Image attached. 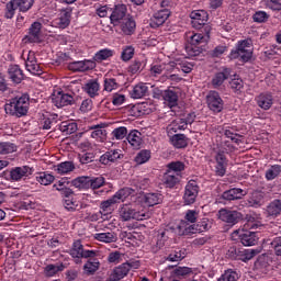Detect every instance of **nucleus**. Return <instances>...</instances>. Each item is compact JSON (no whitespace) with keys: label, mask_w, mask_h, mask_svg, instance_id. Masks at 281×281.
<instances>
[{"label":"nucleus","mask_w":281,"mask_h":281,"mask_svg":"<svg viewBox=\"0 0 281 281\" xmlns=\"http://www.w3.org/2000/svg\"><path fill=\"white\" fill-rule=\"evenodd\" d=\"M7 115L11 117H25L30 112V94H18L7 101L4 104Z\"/></svg>","instance_id":"f257e3e1"},{"label":"nucleus","mask_w":281,"mask_h":281,"mask_svg":"<svg viewBox=\"0 0 281 281\" xmlns=\"http://www.w3.org/2000/svg\"><path fill=\"white\" fill-rule=\"evenodd\" d=\"M119 216L122 221H146L149 214L144 207L137 209L135 204H123L119 209Z\"/></svg>","instance_id":"f03ea898"},{"label":"nucleus","mask_w":281,"mask_h":281,"mask_svg":"<svg viewBox=\"0 0 281 281\" xmlns=\"http://www.w3.org/2000/svg\"><path fill=\"white\" fill-rule=\"evenodd\" d=\"M251 56H254V43L249 38L239 41L236 49L229 54L231 60L239 59L241 63H249Z\"/></svg>","instance_id":"7ed1b4c3"},{"label":"nucleus","mask_w":281,"mask_h":281,"mask_svg":"<svg viewBox=\"0 0 281 281\" xmlns=\"http://www.w3.org/2000/svg\"><path fill=\"white\" fill-rule=\"evenodd\" d=\"M218 133L225 135V137H227V139H231V142H233V144L229 143V140H226L224 143V147L226 150H228V153H234V150H236V146H240L241 144H245V137H243V135L236 133V130H234V127H223V126H218L217 127ZM235 144V145H234Z\"/></svg>","instance_id":"20e7f679"},{"label":"nucleus","mask_w":281,"mask_h":281,"mask_svg":"<svg viewBox=\"0 0 281 281\" xmlns=\"http://www.w3.org/2000/svg\"><path fill=\"white\" fill-rule=\"evenodd\" d=\"M233 240H240L241 245L245 247H251L258 244V235L257 232L247 231V229H237L232 234Z\"/></svg>","instance_id":"39448f33"},{"label":"nucleus","mask_w":281,"mask_h":281,"mask_svg":"<svg viewBox=\"0 0 281 281\" xmlns=\"http://www.w3.org/2000/svg\"><path fill=\"white\" fill-rule=\"evenodd\" d=\"M21 58L25 61L26 70L34 76H41L43 68L36 59V53L34 50L23 52Z\"/></svg>","instance_id":"423d86ee"},{"label":"nucleus","mask_w":281,"mask_h":281,"mask_svg":"<svg viewBox=\"0 0 281 281\" xmlns=\"http://www.w3.org/2000/svg\"><path fill=\"white\" fill-rule=\"evenodd\" d=\"M70 256L77 260H80L81 258H95L98 256V251L87 250L85 249V246H82V241L76 240L70 248Z\"/></svg>","instance_id":"0eeeda50"},{"label":"nucleus","mask_w":281,"mask_h":281,"mask_svg":"<svg viewBox=\"0 0 281 281\" xmlns=\"http://www.w3.org/2000/svg\"><path fill=\"white\" fill-rule=\"evenodd\" d=\"M199 196V183L190 180L184 187L183 203L184 205H193Z\"/></svg>","instance_id":"6e6552de"},{"label":"nucleus","mask_w":281,"mask_h":281,"mask_svg":"<svg viewBox=\"0 0 281 281\" xmlns=\"http://www.w3.org/2000/svg\"><path fill=\"white\" fill-rule=\"evenodd\" d=\"M206 104L213 113H221L223 111V99L216 91H210L206 95Z\"/></svg>","instance_id":"1a4fd4ad"},{"label":"nucleus","mask_w":281,"mask_h":281,"mask_svg":"<svg viewBox=\"0 0 281 281\" xmlns=\"http://www.w3.org/2000/svg\"><path fill=\"white\" fill-rule=\"evenodd\" d=\"M220 221L227 223L228 225H236L243 218V214L237 211H229L227 209H222L218 212Z\"/></svg>","instance_id":"9d476101"},{"label":"nucleus","mask_w":281,"mask_h":281,"mask_svg":"<svg viewBox=\"0 0 281 281\" xmlns=\"http://www.w3.org/2000/svg\"><path fill=\"white\" fill-rule=\"evenodd\" d=\"M246 223L244 224V229L249 231H260L265 229V224H262V217L259 214L252 213L247 214L245 217Z\"/></svg>","instance_id":"9b49d317"},{"label":"nucleus","mask_w":281,"mask_h":281,"mask_svg":"<svg viewBox=\"0 0 281 281\" xmlns=\"http://www.w3.org/2000/svg\"><path fill=\"white\" fill-rule=\"evenodd\" d=\"M52 102L57 109H63V106H69L74 104V97L65 92H54L52 95Z\"/></svg>","instance_id":"f8f14e48"},{"label":"nucleus","mask_w":281,"mask_h":281,"mask_svg":"<svg viewBox=\"0 0 281 281\" xmlns=\"http://www.w3.org/2000/svg\"><path fill=\"white\" fill-rule=\"evenodd\" d=\"M110 10L112 12L110 14V22L112 25L117 26L126 19L127 9L125 4L115 5L113 9Z\"/></svg>","instance_id":"ddd939ff"},{"label":"nucleus","mask_w":281,"mask_h":281,"mask_svg":"<svg viewBox=\"0 0 281 281\" xmlns=\"http://www.w3.org/2000/svg\"><path fill=\"white\" fill-rule=\"evenodd\" d=\"M191 25L195 30H201L207 23V11L195 10L190 13Z\"/></svg>","instance_id":"4468645a"},{"label":"nucleus","mask_w":281,"mask_h":281,"mask_svg":"<svg viewBox=\"0 0 281 281\" xmlns=\"http://www.w3.org/2000/svg\"><path fill=\"white\" fill-rule=\"evenodd\" d=\"M170 18V10L168 9H160L156 11L153 16L150 18L149 25L154 30L157 27H160V25H164L166 21Z\"/></svg>","instance_id":"2eb2a0df"},{"label":"nucleus","mask_w":281,"mask_h":281,"mask_svg":"<svg viewBox=\"0 0 281 281\" xmlns=\"http://www.w3.org/2000/svg\"><path fill=\"white\" fill-rule=\"evenodd\" d=\"M43 24L41 22H34L31 24L27 34L24 36V43H41V30Z\"/></svg>","instance_id":"dca6fc26"},{"label":"nucleus","mask_w":281,"mask_h":281,"mask_svg":"<svg viewBox=\"0 0 281 281\" xmlns=\"http://www.w3.org/2000/svg\"><path fill=\"white\" fill-rule=\"evenodd\" d=\"M187 41L191 47H203L210 40V35L203 33L188 32L186 33Z\"/></svg>","instance_id":"f3484780"},{"label":"nucleus","mask_w":281,"mask_h":281,"mask_svg":"<svg viewBox=\"0 0 281 281\" xmlns=\"http://www.w3.org/2000/svg\"><path fill=\"white\" fill-rule=\"evenodd\" d=\"M122 157H124V155H122V150L111 149V150L106 151L105 154H103L99 158V161L103 166H109L110 164H115V161H117V159H122Z\"/></svg>","instance_id":"a211bd4d"},{"label":"nucleus","mask_w":281,"mask_h":281,"mask_svg":"<svg viewBox=\"0 0 281 281\" xmlns=\"http://www.w3.org/2000/svg\"><path fill=\"white\" fill-rule=\"evenodd\" d=\"M171 67V74H177V71H183V74H190L194 65L188 63V60L176 59L169 63Z\"/></svg>","instance_id":"6ab92c4d"},{"label":"nucleus","mask_w":281,"mask_h":281,"mask_svg":"<svg viewBox=\"0 0 281 281\" xmlns=\"http://www.w3.org/2000/svg\"><path fill=\"white\" fill-rule=\"evenodd\" d=\"M128 276V265H120L109 273V281H120Z\"/></svg>","instance_id":"aec40b11"},{"label":"nucleus","mask_w":281,"mask_h":281,"mask_svg":"<svg viewBox=\"0 0 281 281\" xmlns=\"http://www.w3.org/2000/svg\"><path fill=\"white\" fill-rule=\"evenodd\" d=\"M69 69L71 71H91V69H95V63L92 60L74 61L69 64Z\"/></svg>","instance_id":"412c9836"},{"label":"nucleus","mask_w":281,"mask_h":281,"mask_svg":"<svg viewBox=\"0 0 281 281\" xmlns=\"http://www.w3.org/2000/svg\"><path fill=\"white\" fill-rule=\"evenodd\" d=\"M8 74L10 80H12L15 85H21L25 78V75L19 65L9 66Z\"/></svg>","instance_id":"4be33fe9"},{"label":"nucleus","mask_w":281,"mask_h":281,"mask_svg":"<svg viewBox=\"0 0 281 281\" xmlns=\"http://www.w3.org/2000/svg\"><path fill=\"white\" fill-rule=\"evenodd\" d=\"M180 179L181 176L179 173L167 171L162 176L161 183L164 187L172 189L175 186H177V183H179Z\"/></svg>","instance_id":"5701e85b"},{"label":"nucleus","mask_w":281,"mask_h":281,"mask_svg":"<svg viewBox=\"0 0 281 281\" xmlns=\"http://www.w3.org/2000/svg\"><path fill=\"white\" fill-rule=\"evenodd\" d=\"M130 95L134 100H142V98H146V95H148V86L144 82L137 83L130 91Z\"/></svg>","instance_id":"b1692460"},{"label":"nucleus","mask_w":281,"mask_h":281,"mask_svg":"<svg viewBox=\"0 0 281 281\" xmlns=\"http://www.w3.org/2000/svg\"><path fill=\"white\" fill-rule=\"evenodd\" d=\"M256 102L263 111H269L273 106V95L271 93H261L256 98Z\"/></svg>","instance_id":"393cba45"},{"label":"nucleus","mask_w":281,"mask_h":281,"mask_svg":"<svg viewBox=\"0 0 281 281\" xmlns=\"http://www.w3.org/2000/svg\"><path fill=\"white\" fill-rule=\"evenodd\" d=\"M188 128L186 120L183 119H176L167 126V135H175L178 131H186Z\"/></svg>","instance_id":"a878e982"},{"label":"nucleus","mask_w":281,"mask_h":281,"mask_svg":"<svg viewBox=\"0 0 281 281\" xmlns=\"http://www.w3.org/2000/svg\"><path fill=\"white\" fill-rule=\"evenodd\" d=\"M162 100L165 101V104L169 106V109H172L179 104V94H177L173 90H165L162 92Z\"/></svg>","instance_id":"bb28decb"},{"label":"nucleus","mask_w":281,"mask_h":281,"mask_svg":"<svg viewBox=\"0 0 281 281\" xmlns=\"http://www.w3.org/2000/svg\"><path fill=\"white\" fill-rule=\"evenodd\" d=\"M247 192H245L243 189L233 188L227 191H225L222 194V199L225 201H238V199H243Z\"/></svg>","instance_id":"cd10ccee"},{"label":"nucleus","mask_w":281,"mask_h":281,"mask_svg":"<svg viewBox=\"0 0 281 281\" xmlns=\"http://www.w3.org/2000/svg\"><path fill=\"white\" fill-rule=\"evenodd\" d=\"M53 188L58 192H61L63 196H71V194H74V191L69 189V180H67V178H61L53 186Z\"/></svg>","instance_id":"c85d7f7f"},{"label":"nucleus","mask_w":281,"mask_h":281,"mask_svg":"<svg viewBox=\"0 0 281 281\" xmlns=\"http://www.w3.org/2000/svg\"><path fill=\"white\" fill-rule=\"evenodd\" d=\"M170 137V144L173 148H187L188 137L184 134H172Z\"/></svg>","instance_id":"c756f323"},{"label":"nucleus","mask_w":281,"mask_h":281,"mask_svg":"<svg viewBox=\"0 0 281 281\" xmlns=\"http://www.w3.org/2000/svg\"><path fill=\"white\" fill-rule=\"evenodd\" d=\"M83 91H86L90 98H95V95H100V82L93 79L89 80L83 86Z\"/></svg>","instance_id":"7c9ffc66"},{"label":"nucleus","mask_w":281,"mask_h":281,"mask_svg":"<svg viewBox=\"0 0 281 281\" xmlns=\"http://www.w3.org/2000/svg\"><path fill=\"white\" fill-rule=\"evenodd\" d=\"M232 75V70L229 68H224L221 72H217L213 79H212V85L216 89L217 87H221L229 78Z\"/></svg>","instance_id":"2f4dec72"},{"label":"nucleus","mask_w":281,"mask_h":281,"mask_svg":"<svg viewBox=\"0 0 281 281\" xmlns=\"http://www.w3.org/2000/svg\"><path fill=\"white\" fill-rule=\"evenodd\" d=\"M100 269V260L91 257L85 265H83V273L86 276H93L95 271Z\"/></svg>","instance_id":"473e14b6"},{"label":"nucleus","mask_w":281,"mask_h":281,"mask_svg":"<svg viewBox=\"0 0 281 281\" xmlns=\"http://www.w3.org/2000/svg\"><path fill=\"white\" fill-rule=\"evenodd\" d=\"M127 142L132 146V148L138 150V148L142 147V133L137 130L132 131L127 135Z\"/></svg>","instance_id":"72a5a7b5"},{"label":"nucleus","mask_w":281,"mask_h":281,"mask_svg":"<svg viewBox=\"0 0 281 281\" xmlns=\"http://www.w3.org/2000/svg\"><path fill=\"white\" fill-rule=\"evenodd\" d=\"M54 170L57 175H69V172H74V170H76V165L71 161H64L56 165Z\"/></svg>","instance_id":"f704fd0d"},{"label":"nucleus","mask_w":281,"mask_h":281,"mask_svg":"<svg viewBox=\"0 0 281 281\" xmlns=\"http://www.w3.org/2000/svg\"><path fill=\"white\" fill-rule=\"evenodd\" d=\"M135 27H136V23H135V20H133V18H125L121 22V30L123 34H125L126 36H131V34L135 32Z\"/></svg>","instance_id":"c9c22d12"},{"label":"nucleus","mask_w":281,"mask_h":281,"mask_svg":"<svg viewBox=\"0 0 281 281\" xmlns=\"http://www.w3.org/2000/svg\"><path fill=\"white\" fill-rule=\"evenodd\" d=\"M94 240H98L99 243H115L117 240V235L113 232L108 233H95L93 235Z\"/></svg>","instance_id":"e433bc0d"},{"label":"nucleus","mask_w":281,"mask_h":281,"mask_svg":"<svg viewBox=\"0 0 281 281\" xmlns=\"http://www.w3.org/2000/svg\"><path fill=\"white\" fill-rule=\"evenodd\" d=\"M91 137L101 144L106 142V130L100 127V125H94L90 127Z\"/></svg>","instance_id":"4c0bfd02"},{"label":"nucleus","mask_w":281,"mask_h":281,"mask_svg":"<svg viewBox=\"0 0 281 281\" xmlns=\"http://www.w3.org/2000/svg\"><path fill=\"white\" fill-rule=\"evenodd\" d=\"M144 201L146 205L154 207V205H159V203L164 201V195L160 193H146L144 195Z\"/></svg>","instance_id":"58836bf2"},{"label":"nucleus","mask_w":281,"mask_h":281,"mask_svg":"<svg viewBox=\"0 0 281 281\" xmlns=\"http://www.w3.org/2000/svg\"><path fill=\"white\" fill-rule=\"evenodd\" d=\"M29 172H30V167L27 166L16 167L11 170L10 177L12 181H21L23 177H27Z\"/></svg>","instance_id":"ea45409f"},{"label":"nucleus","mask_w":281,"mask_h":281,"mask_svg":"<svg viewBox=\"0 0 281 281\" xmlns=\"http://www.w3.org/2000/svg\"><path fill=\"white\" fill-rule=\"evenodd\" d=\"M128 196H135V190L131 188H123L120 189L114 195L113 199L116 203H120V201L124 202Z\"/></svg>","instance_id":"a19ab883"},{"label":"nucleus","mask_w":281,"mask_h":281,"mask_svg":"<svg viewBox=\"0 0 281 281\" xmlns=\"http://www.w3.org/2000/svg\"><path fill=\"white\" fill-rule=\"evenodd\" d=\"M170 64L166 65V64H156V65H151L149 74L150 76H153L154 78H157L158 76H161V74H164V70L166 69V71H170L172 72V67H169Z\"/></svg>","instance_id":"79ce46f5"},{"label":"nucleus","mask_w":281,"mask_h":281,"mask_svg":"<svg viewBox=\"0 0 281 281\" xmlns=\"http://www.w3.org/2000/svg\"><path fill=\"white\" fill-rule=\"evenodd\" d=\"M113 56V50L109 48H103L99 52H97L93 56L94 63H102L104 60H109Z\"/></svg>","instance_id":"37998d69"},{"label":"nucleus","mask_w":281,"mask_h":281,"mask_svg":"<svg viewBox=\"0 0 281 281\" xmlns=\"http://www.w3.org/2000/svg\"><path fill=\"white\" fill-rule=\"evenodd\" d=\"M65 266L63 263H56V265H48L45 267L44 273L47 276V278H54L56 273L64 271Z\"/></svg>","instance_id":"c03bdc74"},{"label":"nucleus","mask_w":281,"mask_h":281,"mask_svg":"<svg viewBox=\"0 0 281 281\" xmlns=\"http://www.w3.org/2000/svg\"><path fill=\"white\" fill-rule=\"evenodd\" d=\"M192 273V268L189 267H177L173 268L171 271L172 278H186L187 276H190Z\"/></svg>","instance_id":"a18cd8bd"},{"label":"nucleus","mask_w":281,"mask_h":281,"mask_svg":"<svg viewBox=\"0 0 281 281\" xmlns=\"http://www.w3.org/2000/svg\"><path fill=\"white\" fill-rule=\"evenodd\" d=\"M69 23H71V11H61L57 24L65 30V27H69Z\"/></svg>","instance_id":"49530a36"},{"label":"nucleus","mask_w":281,"mask_h":281,"mask_svg":"<svg viewBox=\"0 0 281 281\" xmlns=\"http://www.w3.org/2000/svg\"><path fill=\"white\" fill-rule=\"evenodd\" d=\"M269 216H278L281 214V201L274 200L267 206Z\"/></svg>","instance_id":"de8ad7c7"},{"label":"nucleus","mask_w":281,"mask_h":281,"mask_svg":"<svg viewBox=\"0 0 281 281\" xmlns=\"http://www.w3.org/2000/svg\"><path fill=\"white\" fill-rule=\"evenodd\" d=\"M55 177L52 173L41 172L36 176V181L41 183V186H50L54 183Z\"/></svg>","instance_id":"09e8293b"},{"label":"nucleus","mask_w":281,"mask_h":281,"mask_svg":"<svg viewBox=\"0 0 281 281\" xmlns=\"http://www.w3.org/2000/svg\"><path fill=\"white\" fill-rule=\"evenodd\" d=\"M262 194L258 191L251 193V196L248 199V205L250 207H260L262 205Z\"/></svg>","instance_id":"8fccbe9b"},{"label":"nucleus","mask_w":281,"mask_h":281,"mask_svg":"<svg viewBox=\"0 0 281 281\" xmlns=\"http://www.w3.org/2000/svg\"><path fill=\"white\" fill-rule=\"evenodd\" d=\"M16 153V146L11 142H1L0 143V155H10Z\"/></svg>","instance_id":"3c124183"},{"label":"nucleus","mask_w":281,"mask_h":281,"mask_svg":"<svg viewBox=\"0 0 281 281\" xmlns=\"http://www.w3.org/2000/svg\"><path fill=\"white\" fill-rule=\"evenodd\" d=\"M16 10H19V7L15 0L9 1L5 5V11H4L5 19H13L14 14L16 13Z\"/></svg>","instance_id":"603ef678"},{"label":"nucleus","mask_w":281,"mask_h":281,"mask_svg":"<svg viewBox=\"0 0 281 281\" xmlns=\"http://www.w3.org/2000/svg\"><path fill=\"white\" fill-rule=\"evenodd\" d=\"M64 206L69 212H76L78 210V200L74 199L71 195H64Z\"/></svg>","instance_id":"864d4df0"},{"label":"nucleus","mask_w":281,"mask_h":281,"mask_svg":"<svg viewBox=\"0 0 281 281\" xmlns=\"http://www.w3.org/2000/svg\"><path fill=\"white\" fill-rule=\"evenodd\" d=\"M59 128L61 133H66V135H71V133H76V131H78V125L74 122H63Z\"/></svg>","instance_id":"5fc2aeb1"},{"label":"nucleus","mask_w":281,"mask_h":281,"mask_svg":"<svg viewBox=\"0 0 281 281\" xmlns=\"http://www.w3.org/2000/svg\"><path fill=\"white\" fill-rule=\"evenodd\" d=\"M167 171L179 175L180 172H183V170H186V164H183L182 161H172L167 166Z\"/></svg>","instance_id":"6e6d98bb"},{"label":"nucleus","mask_w":281,"mask_h":281,"mask_svg":"<svg viewBox=\"0 0 281 281\" xmlns=\"http://www.w3.org/2000/svg\"><path fill=\"white\" fill-rule=\"evenodd\" d=\"M112 139L121 140L128 135V130L124 126L116 127L111 133Z\"/></svg>","instance_id":"4d7b16f0"},{"label":"nucleus","mask_w":281,"mask_h":281,"mask_svg":"<svg viewBox=\"0 0 281 281\" xmlns=\"http://www.w3.org/2000/svg\"><path fill=\"white\" fill-rule=\"evenodd\" d=\"M20 12H27L34 5V0H14Z\"/></svg>","instance_id":"13d9d810"},{"label":"nucleus","mask_w":281,"mask_h":281,"mask_svg":"<svg viewBox=\"0 0 281 281\" xmlns=\"http://www.w3.org/2000/svg\"><path fill=\"white\" fill-rule=\"evenodd\" d=\"M115 203H117L115 201V198H110L109 200L106 201H103L101 203V210L104 214H111V212H113V205H115Z\"/></svg>","instance_id":"bf43d9fd"},{"label":"nucleus","mask_w":281,"mask_h":281,"mask_svg":"<svg viewBox=\"0 0 281 281\" xmlns=\"http://www.w3.org/2000/svg\"><path fill=\"white\" fill-rule=\"evenodd\" d=\"M150 160V150L148 149H143L140 150L136 157H135V161L139 165L142 164H146L147 161Z\"/></svg>","instance_id":"052dcab7"},{"label":"nucleus","mask_w":281,"mask_h":281,"mask_svg":"<svg viewBox=\"0 0 281 281\" xmlns=\"http://www.w3.org/2000/svg\"><path fill=\"white\" fill-rule=\"evenodd\" d=\"M103 87H104L103 88L104 91H108V93H111V91H115V89H117L120 85L117 83V80L113 78H105Z\"/></svg>","instance_id":"680f3d73"},{"label":"nucleus","mask_w":281,"mask_h":281,"mask_svg":"<svg viewBox=\"0 0 281 281\" xmlns=\"http://www.w3.org/2000/svg\"><path fill=\"white\" fill-rule=\"evenodd\" d=\"M238 272L234 270H226L217 281H237Z\"/></svg>","instance_id":"e2e57ef3"},{"label":"nucleus","mask_w":281,"mask_h":281,"mask_svg":"<svg viewBox=\"0 0 281 281\" xmlns=\"http://www.w3.org/2000/svg\"><path fill=\"white\" fill-rule=\"evenodd\" d=\"M71 186H74V188H78L79 190H82V189L87 188V186H89V178L79 177L77 179H74L71 181Z\"/></svg>","instance_id":"0e129e2a"},{"label":"nucleus","mask_w":281,"mask_h":281,"mask_svg":"<svg viewBox=\"0 0 281 281\" xmlns=\"http://www.w3.org/2000/svg\"><path fill=\"white\" fill-rule=\"evenodd\" d=\"M88 186H90L92 190H98L102 188V186H104V177H97L92 179L88 178Z\"/></svg>","instance_id":"69168bd1"},{"label":"nucleus","mask_w":281,"mask_h":281,"mask_svg":"<svg viewBox=\"0 0 281 281\" xmlns=\"http://www.w3.org/2000/svg\"><path fill=\"white\" fill-rule=\"evenodd\" d=\"M280 166L276 165L272 166L270 169H268L266 171V179L267 181H273V179H276V177H278L280 175Z\"/></svg>","instance_id":"338daca9"},{"label":"nucleus","mask_w":281,"mask_h":281,"mask_svg":"<svg viewBox=\"0 0 281 281\" xmlns=\"http://www.w3.org/2000/svg\"><path fill=\"white\" fill-rule=\"evenodd\" d=\"M184 221H187V223H196V221H199V211L188 210L184 215Z\"/></svg>","instance_id":"774afa93"}]
</instances>
